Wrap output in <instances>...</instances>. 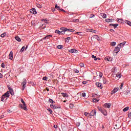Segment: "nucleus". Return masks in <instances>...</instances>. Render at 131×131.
Segmentation results:
<instances>
[{"label":"nucleus","mask_w":131,"mask_h":131,"mask_svg":"<svg viewBox=\"0 0 131 131\" xmlns=\"http://www.w3.org/2000/svg\"><path fill=\"white\" fill-rule=\"evenodd\" d=\"M10 97V91H7L5 93L1 98L2 102H4L6 98H9Z\"/></svg>","instance_id":"obj_1"},{"label":"nucleus","mask_w":131,"mask_h":131,"mask_svg":"<svg viewBox=\"0 0 131 131\" xmlns=\"http://www.w3.org/2000/svg\"><path fill=\"white\" fill-rule=\"evenodd\" d=\"M26 79H24V81L23 82V83H21L23 87L21 88L22 91H24V90H25V88H26Z\"/></svg>","instance_id":"obj_2"},{"label":"nucleus","mask_w":131,"mask_h":131,"mask_svg":"<svg viewBox=\"0 0 131 131\" xmlns=\"http://www.w3.org/2000/svg\"><path fill=\"white\" fill-rule=\"evenodd\" d=\"M50 107L51 108H52V109H60V108H61V107L57 105H54V104H51Z\"/></svg>","instance_id":"obj_3"},{"label":"nucleus","mask_w":131,"mask_h":131,"mask_svg":"<svg viewBox=\"0 0 131 131\" xmlns=\"http://www.w3.org/2000/svg\"><path fill=\"white\" fill-rule=\"evenodd\" d=\"M120 51V49L118 47H116L115 48V50L114 51V54H118L119 52Z\"/></svg>","instance_id":"obj_4"},{"label":"nucleus","mask_w":131,"mask_h":131,"mask_svg":"<svg viewBox=\"0 0 131 131\" xmlns=\"http://www.w3.org/2000/svg\"><path fill=\"white\" fill-rule=\"evenodd\" d=\"M21 102L24 105V110H27V106H26V104H25V102L24 101V100H23V99H21Z\"/></svg>","instance_id":"obj_5"},{"label":"nucleus","mask_w":131,"mask_h":131,"mask_svg":"<svg viewBox=\"0 0 131 131\" xmlns=\"http://www.w3.org/2000/svg\"><path fill=\"white\" fill-rule=\"evenodd\" d=\"M123 93L125 96H130L131 95L130 90H127L124 91Z\"/></svg>","instance_id":"obj_6"},{"label":"nucleus","mask_w":131,"mask_h":131,"mask_svg":"<svg viewBox=\"0 0 131 131\" xmlns=\"http://www.w3.org/2000/svg\"><path fill=\"white\" fill-rule=\"evenodd\" d=\"M30 12L31 14H34V15H36V14H37V12H36V10L35 8H32Z\"/></svg>","instance_id":"obj_7"},{"label":"nucleus","mask_w":131,"mask_h":131,"mask_svg":"<svg viewBox=\"0 0 131 131\" xmlns=\"http://www.w3.org/2000/svg\"><path fill=\"white\" fill-rule=\"evenodd\" d=\"M119 90V88H115L112 91L111 94L113 95V94H115V93H117L118 92V90Z\"/></svg>","instance_id":"obj_8"},{"label":"nucleus","mask_w":131,"mask_h":131,"mask_svg":"<svg viewBox=\"0 0 131 131\" xmlns=\"http://www.w3.org/2000/svg\"><path fill=\"white\" fill-rule=\"evenodd\" d=\"M96 113H97V111L94 110L91 112L89 115L90 116H94V115H96Z\"/></svg>","instance_id":"obj_9"},{"label":"nucleus","mask_w":131,"mask_h":131,"mask_svg":"<svg viewBox=\"0 0 131 131\" xmlns=\"http://www.w3.org/2000/svg\"><path fill=\"white\" fill-rule=\"evenodd\" d=\"M69 52L70 53H72V54H77V53H78L77 50H76L75 49H71V50H69Z\"/></svg>","instance_id":"obj_10"},{"label":"nucleus","mask_w":131,"mask_h":131,"mask_svg":"<svg viewBox=\"0 0 131 131\" xmlns=\"http://www.w3.org/2000/svg\"><path fill=\"white\" fill-rule=\"evenodd\" d=\"M9 59L13 60L14 59V55H13V51H11L9 54Z\"/></svg>","instance_id":"obj_11"},{"label":"nucleus","mask_w":131,"mask_h":131,"mask_svg":"<svg viewBox=\"0 0 131 131\" xmlns=\"http://www.w3.org/2000/svg\"><path fill=\"white\" fill-rule=\"evenodd\" d=\"M111 105H112L111 103H105L104 104V106L105 108H110V107H111Z\"/></svg>","instance_id":"obj_12"},{"label":"nucleus","mask_w":131,"mask_h":131,"mask_svg":"<svg viewBox=\"0 0 131 131\" xmlns=\"http://www.w3.org/2000/svg\"><path fill=\"white\" fill-rule=\"evenodd\" d=\"M92 38L93 39H96L97 40H100V37H99V36L97 35H94Z\"/></svg>","instance_id":"obj_13"},{"label":"nucleus","mask_w":131,"mask_h":131,"mask_svg":"<svg viewBox=\"0 0 131 131\" xmlns=\"http://www.w3.org/2000/svg\"><path fill=\"white\" fill-rule=\"evenodd\" d=\"M104 60L105 61H108V62H111V61H112V58H111V57H105Z\"/></svg>","instance_id":"obj_14"},{"label":"nucleus","mask_w":131,"mask_h":131,"mask_svg":"<svg viewBox=\"0 0 131 131\" xmlns=\"http://www.w3.org/2000/svg\"><path fill=\"white\" fill-rule=\"evenodd\" d=\"M125 45V41H124L122 43H120V44L118 45V47H120V48H122L123 46Z\"/></svg>","instance_id":"obj_15"},{"label":"nucleus","mask_w":131,"mask_h":131,"mask_svg":"<svg viewBox=\"0 0 131 131\" xmlns=\"http://www.w3.org/2000/svg\"><path fill=\"white\" fill-rule=\"evenodd\" d=\"M110 26H113V27H114V28H116V27H117V26H118V24H110Z\"/></svg>","instance_id":"obj_16"},{"label":"nucleus","mask_w":131,"mask_h":131,"mask_svg":"<svg viewBox=\"0 0 131 131\" xmlns=\"http://www.w3.org/2000/svg\"><path fill=\"white\" fill-rule=\"evenodd\" d=\"M74 32V30L72 29H67V30H66V32Z\"/></svg>","instance_id":"obj_17"},{"label":"nucleus","mask_w":131,"mask_h":131,"mask_svg":"<svg viewBox=\"0 0 131 131\" xmlns=\"http://www.w3.org/2000/svg\"><path fill=\"white\" fill-rule=\"evenodd\" d=\"M105 21H106V22H108V23H109V22H113V21H114V19L106 18L105 19Z\"/></svg>","instance_id":"obj_18"},{"label":"nucleus","mask_w":131,"mask_h":131,"mask_svg":"<svg viewBox=\"0 0 131 131\" xmlns=\"http://www.w3.org/2000/svg\"><path fill=\"white\" fill-rule=\"evenodd\" d=\"M61 95L63 98H68V94L67 93H61Z\"/></svg>","instance_id":"obj_19"},{"label":"nucleus","mask_w":131,"mask_h":131,"mask_svg":"<svg viewBox=\"0 0 131 131\" xmlns=\"http://www.w3.org/2000/svg\"><path fill=\"white\" fill-rule=\"evenodd\" d=\"M55 9H56V10H58L59 11H61V7L58 6L57 4L55 5Z\"/></svg>","instance_id":"obj_20"},{"label":"nucleus","mask_w":131,"mask_h":131,"mask_svg":"<svg viewBox=\"0 0 131 131\" xmlns=\"http://www.w3.org/2000/svg\"><path fill=\"white\" fill-rule=\"evenodd\" d=\"M96 85L98 88H101L102 87V84L101 83L97 82V83H96Z\"/></svg>","instance_id":"obj_21"},{"label":"nucleus","mask_w":131,"mask_h":131,"mask_svg":"<svg viewBox=\"0 0 131 131\" xmlns=\"http://www.w3.org/2000/svg\"><path fill=\"white\" fill-rule=\"evenodd\" d=\"M89 32H93V33H96V32H97V31H96L95 30H93V29H89Z\"/></svg>","instance_id":"obj_22"},{"label":"nucleus","mask_w":131,"mask_h":131,"mask_svg":"<svg viewBox=\"0 0 131 131\" xmlns=\"http://www.w3.org/2000/svg\"><path fill=\"white\" fill-rule=\"evenodd\" d=\"M125 23L127 24V25H129V26H131V22L128 20H125Z\"/></svg>","instance_id":"obj_23"},{"label":"nucleus","mask_w":131,"mask_h":131,"mask_svg":"<svg viewBox=\"0 0 131 131\" xmlns=\"http://www.w3.org/2000/svg\"><path fill=\"white\" fill-rule=\"evenodd\" d=\"M101 112V113H102V114H103V115H104L105 116H106L107 115V112H106V111H103V110H102Z\"/></svg>","instance_id":"obj_24"},{"label":"nucleus","mask_w":131,"mask_h":131,"mask_svg":"<svg viewBox=\"0 0 131 131\" xmlns=\"http://www.w3.org/2000/svg\"><path fill=\"white\" fill-rule=\"evenodd\" d=\"M128 109H129V107L127 106V107H125V108L123 110V111L124 112H125L127 111V110H128Z\"/></svg>","instance_id":"obj_25"},{"label":"nucleus","mask_w":131,"mask_h":131,"mask_svg":"<svg viewBox=\"0 0 131 131\" xmlns=\"http://www.w3.org/2000/svg\"><path fill=\"white\" fill-rule=\"evenodd\" d=\"M101 16L102 18H107V15L105 13H102Z\"/></svg>","instance_id":"obj_26"},{"label":"nucleus","mask_w":131,"mask_h":131,"mask_svg":"<svg viewBox=\"0 0 131 131\" xmlns=\"http://www.w3.org/2000/svg\"><path fill=\"white\" fill-rule=\"evenodd\" d=\"M60 31H66L67 30V28L62 27L60 29Z\"/></svg>","instance_id":"obj_27"},{"label":"nucleus","mask_w":131,"mask_h":131,"mask_svg":"<svg viewBox=\"0 0 131 131\" xmlns=\"http://www.w3.org/2000/svg\"><path fill=\"white\" fill-rule=\"evenodd\" d=\"M11 94V95H12V96H14V91H13V89H11L10 90H9V94Z\"/></svg>","instance_id":"obj_28"},{"label":"nucleus","mask_w":131,"mask_h":131,"mask_svg":"<svg viewBox=\"0 0 131 131\" xmlns=\"http://www.w3.org/2000/svg\"><path fill=\"white\" fill-rule=\"evenodd\" d=\"M15 39H16V40H17V41H21V39H20V37H19L18 36L15 37Z\"/></svg>","instance_id":"obj_29"},{"label":"nucleus","mask_w":131,"mask_h":131,"mask_svg":"<svg viewBox=\"0 0 131 131\" xmlns=\"http://www.w3.org/2000/svg\"><path fill=\"white\" fill-rule=\"evenodd\" d=\"M93 102L94 103H97V102H99V99H98L97 98H95L93 99Z\"/></svg>","instance_id":"obj_30"},{"label":"nucleus","mask_w":131,"mask_h":131,"mask_svg":"<svg viewBox=\"0 0 131 131\" xmlns=\"http://www.w3.org/2000/svg\"><path fill=\"white\" fill-rule=\"evenodd\" d=\"M117 21L118 23H122V20L120 18H117Z\"/></svg>","instance_id":"obj_31"},{"label":"nucleus","mask_w":131,"mask_h":131,"mask_svg":"<svg viewBox=\"0 0 131 131\" xmlns=\"http://www.w3.org/2000/svg\"><path fill=\"white\" fill-rule=\"evenodd\" d=\"M24 50H25V46H23L21 48V50L20 51V53H22V52H24Z\"/></svg>","instance_id":"obj_32"},{"label":"nucleus","mask_w":131,"mask_h":131,"mask_svg":"<svg viewBox=\"0 0 131 131\" xmlns=\"http://www.w3.org/2000/svg\"><path fill=\"white\" fill-rule=\"evenodd\" d=\"M103 83L105 84L107 83V80H106V78H103Z\"/></svg>","instance_id":"obj_33"},{"label":"nucleus","mask_w":131,"mask_h":131,"mask_svg":"<svg viewBox=\"0 0 131 131\" xmlns=\"http://www.w3.org/2000/svg\"><path fill=\"white\" fill-rule=\"evenodd\" d=\"M92 58H93L95 60V61H97V56H95L94 55H92Z\"/></svg>","instance_id":"obj_34"},{"label":"nucleus","mask_w":131,"mask_h":131,"mask_svg":"<svg viewBox=\"0 0 131 131\" xmlns=\"http://www.w3.org/2000/svg\"><path fill=\"white\" fill-rule=\"evenodd\" d=\"M55 33H58V34H61V31H59L58 30H55Z\"/></svg>","instance_id":"obj_35"},{"label":"nucleus","mask_w":131,"mask_h":131,"mask_svg":"<svg viewBox=\"0 0 131 131\" xmlns=\"http://www.w3.org/2000/svg\"><path fill=\"white\" fill-rule=\"evenodd\" d=\"M116 77H118V78H120L121 77V74H117L116 75Z\"/></svg>","instance_id":"obj_36"},{"label":"nucleus","mask_w":131,"mask_h":131,"mask_svg":"<svg viewBox=\"0 0 131 131\" xmlns=\"http://www.w3.org/2000/svg\"><path fill=\"white\" fill-rule=\"evenodd\" d=\"M48 111H49L50 114H53V111L51 108H47Z\"/></svg>","instance_id":"obj_37"},{"label":"nucleus","mask_w":131,"mask_h":131,"mask_svg":"<svg viewBox=\"0 0 131 131\" xmlns=\"http://www.w3.org/2000/svg\"><path fill=\"white\" fill-rule=\"evenodd\" d=\"M53 35H47L46 36V38H47V39H49V38H50V37H52Z\"/></svg>","instance_id":"obj_38"},{"label":"nucleus","mask_w":131,"mask_h":131,"mask_svg":"<svg viewBox=\"0 0 131 131\" xmlns=\"http://www.w3.org/2000/svg\"><path fill=\"white\" fill-rule=\"evenodd\" d=\"M76 34H78V35H82V32H77L76 33Z\"/></svg>","instance_id":"obj_39"},{"label":"nucleus","mask_w":131,"mask_h":131,"mask_svg":"<svg viewBox=\"0 0 131 131\" xmlns=\"http://www.w3.org/2000/svg\"><path fill=\"white\" fill-rule=\"evenodd\" d=\"M49 102H50V103H51V104H53V103H55L54 100H53L52 99H49Z\"/></svg>","instance_id":"obj_40"},{"label":"nucleus","mask_w":131,"mask_h":131,"mask_svg":"<svg viewBox=\"0 0 131 131\" xmlns=\"http://www.w3.org/2000/svg\"><path fill=\"white\" fill-rule=\"evenodd\" d=\"M84 115H85V116H87V117H89V116H90V114L89 113L85 112Z\"/></svg>","instance_id":"obj_41"},{"label":"nucleus","mask_w":131,"mask_h":131,"mask_svg":"<svg viewBox=\"0 0 131 131\" xmlns=\"http://www.w3.org/2000/svg\"><path fill=\"white\" fill-rule=\"evenodd\" d=\"M57 48H58V49H63V46H62V45H58V46H57Z\"/></svg>","instance_id":"obj_42"},{"label":"nucleus","mask_w":131,"mask_h":131,"mask_svg":"<svg viewBox=\"0 0 131 131\" xmlns=\"http://www.w3.org/2000/svg\"><path fill=\"white\" fill-rule=\"evenodd\" d=\"M6 35H7V34H6V33H4L3 34H1V37H5Z\"/></svg>","instance_id":"obj_43"},{"label":"nucleus","mask_w":131,"mask_h":131,"mask_svg":"<svg viewBox=\"0 0 131 131\" xmlns=\"http://www.w3.org/2000/svg\"><path fill=\"white\" fill-rule=\"evenodd\" d=\"M123 87V83H121L120 85V90H122V88Z\"/></svg>","instance_id":"obj_44"},{"label":"nucleus","mask_w":131,"mask_h":131,"mask_svg":"<svg viewBox=\"0 0 131 131\" xmlns=\"http://www.w3.org/2000/svg\"><path fill=\"white\" fill-rule=\"evenodd\" d=\"M74 71L75 72V73H79V71H78V70H77L76 69L74 70Z\"/></svg>","instance_id":"obj_45"},{"label":"nucleus","mask_w":131,"mask_h":131,"mask_svg":"<svg viewBox=\"0 0 131 131\" xmlns=\"http://www.w3.org/2000/svg\"><path fill=\"white\" fill-rule=\"evenodd\" d=\"M73 106H74V105H73V104H70V106H69V107H70V108H71V109H72V108H73Z\"/></svg>","instance_id":"obj_46"},{"label":"nucleus","mask_w":131,"mask_h":131,"mask_svg":"<svg viewBox=\"0 0 131 131\" xmlns=\"http://www.w3.org/2000/svg\"><path fill=\"white\" fill-rule=\"evenodd\" d=\"M65 32H66V31H61L60 34H65Z\"/></svg>","instance_id":"obj_47"},{"label":"nucleus","mask_w":131,"mask_h":131,"mask_svg":"<svg viewBox=\"0 0 131 131\" xmlns=\"http://www.w3.org/2000/svg\"><path fill=\"white\" fill-rule=\"evenodd\" d=\"M98 110H99V111H100V112H101V111L103 110V109H102L101 107H100V106H98L97 107Z\"/></svg>","instance_id":"obj_48"},{"label":"nucleus","mask_w":131,"mask_h":131,"mask_svg":"<svg viewBox=\"0 0 131 131\" xmlns=\"http://www.w3.org/2000/svg\"><path fill=\"white\" fill-rule=\"evenodd\" d=\"M5 63L3 62L1 64V67H2V68H5Z\"/></svg>","instance_id":"obj_49"},{"label":"nucleus","mask_w":131,"mask_h":131,"mask_svg":"<svg viewBox=\"0 0 131 131\" xmlns=\"http://www.w3.org/2000/svg\"><path fill=\"white\" fill-rule=\"evenodd\" d=\"M67 39L68 40V41L66 40V41H67L68 42V41H69V40H70V39H71V38L70 37H68L67 38Z\"/></svg>","instance_id":"obj_50"},{"label":"nucleus","mask_w":131,"mask_h":131,"mask_svg":"<svg viewBox=\"0 0 131 131\" xmlns=\"http://www.w3.org/2000/svg\"><path fill=\"white\" fill-rule=\"evenodd\" d=\"M43 80H48V77H43L42 78Z\"/></svg>","instance_id":"obj_51"},{"label":"nucleus","mask_w":131,"mask_h":131,"mask_svg":"<svg viewBox=\"0 0 131 131\" xmlns=\"http://www.w3.org/2000/svg\"><path fill=\"white\" fill-rule=\"evenodd\" d=\"M79 65L81 67H83L84 66V64H83V63H80Z\"/></svg>","instance_id":"obj_52"},{"label":"nucleus","mask_w":131,"mask_h":131,"mask_svg":"<svg viewBox=\"0 0 131 131\" xmlns=\"http://www.w3.org/2000/svg\"><path fill=\"white\" fill-rule=\"evenodd\" d=\"M112 46H115V45H116V42H112Z\"/></svg>","instance_id":"obj_53"},{"label":"nucleus","mask_w":131,"mask_h":131,"mask_svg":"<svg viewBox=\"0 0 131 131\" xmlns=\"http://www.w3.org/2000/svg\"><path fill=\"white\" fill-rule=\"evenodd\" d=\"M76 125L77 126H79V125H80V123H79V122L76 123Z\"/></svg>","instance_id":"obj_54"},{"label":"nucleus","mask_w":131,"mask_h":131,"mask_svg":"<svg viewBox=\"0 0 131 131\" xmlns=\"http://www.w3.org/2000/svg\"><path fill=\"white\" fill-rule=\"evenodd\" d=\"M95 17V15L94 14H91L90 18H94Z\"/></svg>","instance_id":"obj_55"},{"label":"nucleus","mask_w":131,"mask_h":131,"mask_svg":"<svg viewBox=\"0 0 131 131\" xmlns=\"http://www.w3.org/2000/svg\"><path fill=\"white\" fill-rule=\"evenodd\" d=\"M82 97H83L84 98V97H85V96H86L85 93H83L82 94Z\"/></svg>","instance_id":"obj_56"},{"label":"nucleus","mask_w":131,"mask_h":131,"mask_svg":"<svg viewBox=\"0 0 131 131\" xmlns=\"http://www.w3.org/2000/svg\"><path fill=\"white\" fill-rule=\"evenodd\" d=\"M99 76H100V77H102V76H103V73L100 72L99 73Z\"/></svg>","instance_id":"obj_57"},{"label":"nucleus","mask_w":131,"mask_h":131,"mask_svg":"<svg viewBox=\"0 0 131 131\" xmlns=\"http://www.w3.org/2000/svg\"><path fill=\"white\" fill-rule=\"evenodd\" d=\"M128 117H131V112L128 113Z\"/></svg>","instance_id":"obj_58"},{"label":"nucleus","mask_w":131,"mask_h":131,"mask_svg":"<svg viewBox=\"0 0 131 131\" xmlns=\"http://www.w3.org/2000/svg\"><path fill=\"white\" fill-rule=\"evenodd\" d=\"M19 107H20V108H22L23 109V108H24V106L23 107V105H22V104H19Z\"/></svg>","instance_id":"obj_59"},{"label":"nucleus","mask_w":131,"mask_h":131,"mask_svg":"<svg viewBox=\"0 0 131 131\" xmlns=\"http://www.w3.org/2000/svg\"><path fill=\"white\" fill-rule=\"evenodd\" d=\"M52 12H56V9L55 8H52Z\"/></svg>","instance_id":"obj_60"},{"label":"nucleus","mask_w":131,"mask_h":131,"mask_svg":"<svg viewBox=\"0 0 131 131\" xmlns=\"http://www.w3.org/2000/svg\"><path fill=\"white\" fill-rule=\"evenodd\" d=\"M37 7H38V8H39V9H40V8H41V5H37Z\"/></svg>","instance_id":"obj_61"},{"label":"nucleus","mask_w":131,"mask_h":131,"mask_svg":"<svg viewBox=\"0 0 131 131\" xmlns=\"http://www.w3.org/2000/svg\"><path fill=\"white\" fill-rule=\"evenodd\" d=\"M43 21H44V22H45V23H46V24H47L48 23V20H46V19H43Z\"/></svg>","instance_id":"obj_62"},{"label":"nucleus","mask_w":131,"mask_h":131,"mask_svg":"<svg viewBox=\"0 0 131 131\" xmlns=\"http://www.w3.org/2000/svg\"><path fill=\"white\" fill-rule=\"evenodd\" d=\"M54 128H58V126L57 125H54Z\"/></svg>","instance_id":"obj_63"},{"label":"nucleus","mask_w":131,"mask_h":131,"mask_svg":"<svg viewBox=\"0 0 131 131\" xmlns=\"http://www.w3.org/2000/svg\"><path fill=\"white\" fill-rule=\"evenodd\" d=\"M73 21L74 22H78V19H74Z\"/></svg>","instance_id":"obj_64"}]
</instances>
